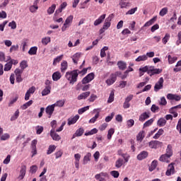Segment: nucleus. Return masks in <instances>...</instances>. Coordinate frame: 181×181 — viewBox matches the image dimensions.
I'll return each mask as SVG.
<instances>
[{
  "label": "nucleus",
  "instance_id": "obj_1",
  "mask_svg": "<svg viewBox=\"0 0 181 181\" xmlns=\"http://www.w3.org/2000/svg\"><path fill=\"white\" fill-rule=\"evenodd\" d=\"M79 73L78 69L67 71L66 73L65 78L69 81V84H74V83L77 81Z\"/></svg>",
  "mask_w": 181,
  "mask_h": 181
},
{
  "label": "nucleus",
  "instance_id": "obj_2",
  "mask_svg": "<svg viewBox=\"0 0 181 181\" xmlns=\"http://www.w3.org/2000/svg\"><path fill=\"white\" fill-rule=\"evenodd\" d=\"M121 76L120 71H117L115 74H110V77L105 81L107 86H112L117 81V76Z\"/></svg>",
  "mask_w": 181,
  "mask_h": 181
},
{
  "label": "nucleus",
  "instance_id": "obj_3",
  "mask_svg": "<svg viewBox=\"0 0 181 181\" xmlns=\"http://www.w3.org/2000/svg\"><path fill=\"white\" fill-rule=\"evenodd\" d=\"M73 18L74 16L73 15H70L66 18L65 20V22L64 23L62 27V32H66L70 26H71V23H73Z\"/></svg>",
  "mask_w": 181,
  "mask_h": 181
},
{
  "label": "nucleus",
  "instance_id": "obj_4",
  "mask_svg": "<svg viewBox=\"0 0 181 181\" xmlns=\"http://www.w3.org/2000/svg\"><path fill=\"white\" fill-rule=\"evenodd\" d=\"M162 145H163V144L161 141H156V140L151 141L148 143V146L151 149H158V148H162Z\"/></svg>",
  "mask_w": 181,
  "mask_h": 181
},
{
  "label": "nucleus",
  "instance_id": "obj_5",
  "mask_svg": "<svg viewBox=\"0 0 181 181\" xmlns=\"http://www.w3.org/2000/svg\"><path fill=\"white\" fill-rule=\"evenodd\" d=\"M164 81L165 80L163 79V77L160 78L154 86V91L157 93L159 90H162V88H163Z\"/></svg>",
  "mask_w": 181,
  "mask_h": 181
},
{
  "label": "nucleus",
  "instance_id": "obj_6",
  "mask_svg": "<svg viewBox=\"0 0 181 181\" xmlns=\"http://www.w3.org/2000/svg\"><path fill=\"white\" fill-rule=\"evenodd\" d=\"M95 76V75L94 74V73H90L82 79V84H87L90 81H93V80H94Z\"/></svg>",
  "mask_w": 181,
  "mask_h": 181
},
{
  "label": "nucleus",
  "instance_id": "obj_7",
  "mask_svg": "<svg viewBox=\"0 0 181 181\" xmlns=\"http://www.w3.org/2000/svg\"><path fill=\"white\" fill-rule=\"evenodd\" d=\"M95 178L98 181H106V179H108V173H100L95 175Z\"/></svg>",
  "mask_w": 181,
  "mask_h": 181
},
{
  "label": "nucleus",
  "instance_id": "obj_8",
  "mask_svg": "<svg viewBox=\"0 0 181 181\" xmlns=\"http://www.w3.org/2000/svg\"><path fill=\"white\" fill-rule=\"evenodd\" d=\"M25 176H26V165H22L18 177V180H23Z\"/></svg>",
  "mask_w": 181,
  "mask_h": 181
},
{
  "label": "nucleus",
  "instance_id": "obj_9",
  "mask_svg": "<svg viewBox=\"0 0 181 181\" xmlns=\"http://www.w3.org/2000/svg\"><path fill=\"white\" fill-rule=\"evenodd\" d=\"M100 111H101V109H100V108H97V109L93 110V112H96V114L93 117H92L89 120V124H94V122H95V121H97V119H98V117H100Z\"/></svg>",
  "mask_w": 181,
  "mask_h": 181
},
{
  "label": "nucleus",
  "instance_id": "obj_10",
  "mask_svg": "<svg viewBox=\"0 0 181 181\" xmlns=\"http://www.w3.org/2000/svg\"><path fill=\"white\" fill-rule=\"evenodd\" d=\"M54 105L52 104L51 105H48L45 109V112L47 114L48 118H51L52 115H53V112H54Z\"/></svg>",
  "mask_w": 181,
  "mask_h": 181
},
{
  "label": "nucleus",
  "instance_id": "obj_11",
  "mask_svg": "<svg viewBox=\"0 0 181 181\" xmlns=\"http://www.w3.org/2000/svg\"><path fill=\"white\" fill-rule=\"evenodd\" d=\"M119 5L121 9H127V8H129L132 4L129 1H127V0H120Z\"/></svg>",
  "mask_w": 181,
  "mask_h": 181
},
{
  "label": "nucleus",
  "instance_id": "obj_12",
  "mask_svg": "<svg viewBox=\"0 0 181 181\" xmlns=\"http://www.w3.org/2000/svg\"><path fill=\"white\" fill-rule=\"evenodd\" d=\"M175 163H171L168 165L167 171L165 173L166 176H171V175H173L175 173V166H173Z\"/></svg>",
  "mask_w": 181,
  "mask_h": 181
},
{
  "label": "nucleus",
  "instance_id": "obj_13",
  "mask_svg": "<svg viewBox=\"0 0 181 181\" xmlns=\"http://www.w3.org/2000/svg\"><path fill=\"white\" fill-rule=\"evenodd\" d=\"M35 91H36V88L35 86H32L27 90L25 95V101H28L29 100V98H30V95L33 94L35 93Z\"/></svg>",
  "mask_w": 181,
  "mask_h": 181
},
{
  "label": "nucleus",
  "instance_id": "obj_14",
  "mask_svg": "<svg viewBox=\"0 0 181 181\" xmlns=\"http://www.w3.org/2000/svg\"><path fill=\"white\" fill-rule=\"evenodd\" d=\"M167 98H168V100H175V101H180L181 96L179 95H177V94L168 93L167 95Z\"/></svg>",
  "mask_w": 181,
  "mask_h": 181
},
{
  "label": "nucleus",
  "instance_id": "obj_15",
  "mask_svg": "<svg viewBox=\"0 0 181 181\" xmlns=\"http://www.w3.org/2000/svg\"><path fill=\"white\" fill-rule=\"evenodd\" d=\"M39 0H35L33 3V5L29 7V11L31 12V13H35L39 9V6H37Z\"/></svg>",
  "mask_w": 181,
  "mask_h": 181
},
{
  "label": "nucleus",
  "instance_id": "obj_16",
  "mask_svg": "<svg viewBox=\"0 0 181 181\" xmlns=\"http://www.w3.org/2000/svg\"><path fill=\"white\" fill-rule=\"evenodd\" d=\"M50 136L52 138L53 141H60V139H62V137L56 133V130H54V129H51Z\"/></svg>",
  "mask_w": 181,
  "mask_h": 181
},
{
  "label": "nucleus",
  "instance_id": "obj_17",
  "mask_svg": "<svg viewBox=\"0 0 181 181\" xmlns=\"http://www.w3.org/2000/svg\"><path fill=\"white\" fill-rule=\"evenodd\" d=\"M67 6V3L66 2H63L60 6L58 9L56 10L54 13V16H57L59 13H62L63 12L64 9H66V7Z\"/></svg>",
  "mask_w": 181,
  "mask_h": 181
},
{
  "label": "nucleus",
  "instance_id": "obj_18",
  "mask_svg": "<svg viewBox=\"0 0 181 181\" xmlns=\"http://www.w3.org/2000/svg\"><path fill=\"white\" fill-rule=\"evenodd\" d=\"M79 118H80V116L78 115H76L72 117H69L68 119V125H73V124H76V122H77V121H78Z\"/></svg>",
  "mask_w": 181,
  "mask_h": 181
},
{
  "label": "nucleus",
  "instance_id": "obj_19",
  "mask_svg": "<svg viewBox=\"0 0 181 181\" xmlns=\"http://www.w3.org/2000/svg\"><path fill=\"white\" fill-rule=\"evenodd\" d=\"M74 159L75 168H76L77 169H80V159H81V155H80V153L75 154Z\"/></svg>",
  "mask_w": 181,
  "mask_h": 181
},
{
  "label": "nucleus",
  "instance_id": "obj_20",
  "mask_svg": "<svg viewBox=\"0 0 181 181\" xmlns=\"http://www.w3.org/2000/svg\"><path fill=\"white\" fill-rule=\"evenodd\" d=\"M160 162H164L165 163H170V156H168L167 154H163L159 158Z\"/></svg>",
  "mask_w": 181,
  "mask_h": 181
},
{
  "label": "nucleus",
  "instance_id": "obj_21",
  "mask_svg": "<svg viewBox=\"0 0 181 181\" xmlns=\"http://www.w3.org/2000/svg\"><path fill=\"white\" fill-rule=\"evenodd\" d=\"M105 16H106L105 14H103L98 19H96L93 23L94 26H98V25H101V23L104 22V19H105Z\"/></svg>",
  "mask_w": 181,
  "mask_h": 181
},
{
  "label": "nucleus",
  "instance_id": "obj_22",
  "mask_svg": "<svg viewBox=\"0 0 181 181\" xmlns=\"http://www.w3.org/2000/svg\"><path fill=\"white\" fill-rule=\"evenodd\" d=\"M117 155H119V156H122L123 159L124 160L126 163H128V161L129 160V155L127 153H122V150H119L117 151Z\"/></svg>",
  "mask_w": 181,
  "mask_h": 181
},
{
  "label": "nucleus",
  "instance_id": "obj_23",
  "mask_svg": "<svg viewBox=\"0 0 181 181\" xmlns=\"http://www.w3.org/2000/svg\"><path fill=\"white\" fill-rule=\"evenodd\" d=\"M173 146H172V144H168L165 154L172 158V156H173Z\"/></svg>",
  "mask_w": 181,
  "mask_h": 181
},
{
  "label": "nucleus",
  "instance_id": "obj_24",
  "mask_svg": "<svg viewBox=\"0 0 181 181\" xmlns=\"http://www.w3.org/2000/svg\"><path fill=\"white\" fill-rule=\"evenodd\" d=\"M124 163H127L125 162V160L119 158L115 161V168H117V169H119V168H121L124 165Z\"/></svg>",
  "mask_w": 181,
  "mask_h": 181
},
{
  "label": "nucleus",
  "instance_id": "obj_25",
  "mask_svg": "<svg viewBox=\"0 0 181 181\" xmlns=\"http://www.w3.org/2000/svg\"><path fill=\"white\" fill-rule=\"evenodd\" d=\"M149 112H143L141 115H140L139 121H141V122H144L146 119H148L149 118Z\"/></svg>",
  "mask_w": 181,
  "mask_h": 181
},
{
  "label": "nucleus",
  "instance_id": "obj_26",
  "mask_svg": "<svg viewBox=\"0 0 181 181\" xmlns=\"http://www.w3.org/2000/svg\"><path fill=\"white\" fill-rule=\"evenodd\" d=\"M139 76L142 77V76H144V74L146 73V71H148L149 74V66H145L144 67H141L139 68Z\"/></svg>",
  "mask_w": 181,
  "mask_h": 181
},
{
  "label": "nucleus",
  "instance_id": "obj_27",
  "mask_svg": "<svg viewBox=\"0 0 181 181\" xmlns=\"http://www.w3.org/2000/svg\"><path fill=\"white\" fill-rule=\"evenodd\" d=\"M158 19L157 16H154L153 18H151L150 21H147L144 25V28H148L149 26H151V25H153L155 22H156V20Z\"/></svg>",
  "mask_w": 181,
  "mask_h": 181
},
{
  "label": "nucleus",
  "instance_id": "obj_28",
  "mask_svg": "<svg viewBox=\"0 0 181 181\" xmlns=\"http://www.w3.org/2000/svg\"><path fill=\"white\" fill-rule=\"evenodd\" d=\"M144 138H145V131H141L136 135V141L138 142H142L144 141Z\"/></svg>",
  "mask_w": 181,
  "mask_h": 181
},
{
  "label": "nucleus",
  "instance_id": "obj_29",
  "mask_svg": "<svg viewBox=\"0 0 181 181\" xmlns=\"http://www.w3.org/2000/svg\"><path fill=\"white\" fill-rule=\"evenodd\" d=\"M90 91H87V92H84V93H81L78 97H77V99L78 100H86V98H87L88 97L90 96Z\"/></svg>",
  "mask_w": 181,
  "mask_h": 181
},
{
  "label": "nucleus",
  "instance_id": "obj_30",
  "mask_svg": "<svg viewBox=\"0 0 181 181\" xmlns=\"http://www.w3.org/2000/svg\"><path fill=\"white\" fill-rule=\"evenodd\" d=\"M80 57H81V53L80 52H76L72 56V60L75 64H77V63H78Z\"/></svg>",
  "mask_w": 181,
  "mask_h": 181
},
{
  "label": "nucleus",
  "instance_id": "obj_31",
  "mask_svg": "<svg viewBox=\"0 0 181 181\" xmlns=\"http://www.w3.org/2000/svg\"><path fill=\"white\" fill-rule=\"evenodd\" d=\"M62 78V73L59 71H56L52 74V80L54 81H59Z\"/></svg>",
  "mask_w": 181,
  "mask_h": 181
},
{
  "label": "nucleus",
  "instance_id": "obj_32",
  "mask_svg": "<svg viewBox=\"0 0 181 181\" xmlns=\"http://www.w3.org/2000/svg\"><path fill=\"white\" fill-rule=\"evenodd\" d=\"M91 160V153H88L83 159V165H87Z\"/></svg>",
  "mask_w": 181,
  "mask_h": 181
},
{
  "label": "nucleus",
  "instance_id": "obj_33",
  "mask_svg": "<svg viewBox=\"0 0 181 181\" xmlns=\"http://www.w3.org/2000/svg\"><path fill=\"white\" fill-rule=\"evenodd\" d=\"M51 90H52V86H45V88L42 91V97H45L46 95H49V94H50Z\"/></svg>",
  "mask_w": 181,
  "mask_h": 181
},
{
  "label": "nucleus",
  "instance_id": "obj_34",
  "mask_svg": "<svg viewBox=\"0 0 181 181\" xmlns=\"http://www.w3.org/2000/svg\"><path fill=\"white\" fill-rule=\"evenodd\" d=\"M146 158H148V152L146 151H142L137 156V159L139 160H142Z\"/></svg>",
  "mask_w": 181,
  "mask_h": 181
},
{
  "label": "nucleus",
  "instance_id": "obj_35",
  "mask_svg": "<svg viewBox=\"0 0 181 181\" xmlns=\"http://www.w3.org/2000/svg\"><path fill=\"white\" fill-rule=\"evenodd\" d=\"M66 103V100L64 99L57 100L56 103H54V107H59V108H62V107H64V104Z\"/></svg>",
  "mask_w": 181,
  "mask_h": 181
},
{
  "label": "nucleus",
  "instance_id": "obj_36",
  "mask_svg": "<svg viewBox=\"0 0 181 181\" xmlns=\"http://www.w3.org/2000/svg\"><path fill=\"white\" fill-rule=\"evenodd\" d=\"M117 66L119 70H125V69H127V63L124 61H119L117 62Z\"/></svg>",
  "mask_w": 181,
  "mask_h": 181
},
{
  "label": "nucleus",
  "instance_id": "obj_37",
  "mask_svg": "<svg viewBox=\"0 0 181 181\" xmlns=\"http://www.w3.org/2000/svg\"><path fill=\"white\" fill-rule=\"evenodd\" d=\"M67 67H69V65L67 64L66 61H63L61 63V71L62 73H64L67 70Z\"/></svg>",
  "mask_w": 181,
  "mask_h": 181
},
{
  "label": "nucleus",
  "instance_id": "obj_38",
  "mask_svg": "<svg viewBox=\"0 0 181 181\" xmlns=\"http://www.w3.org/2000/svg\"><path fill=\"white\" fill-rule=\"evenodd\" d=\"M37 53V47L36 46L32 47L28 51V54H30V56H35V54H36Z\"/></svg>",
  "mask_w": 181,
  "mask_h": 181
},
{
  "label": "nucleus",
  "instance_id": "obj_39",
  "mask_svg": "<svg viewBox=\"0 0 181 181\" xmlns=\"http://www.w3.org/2000/svg\"><path fill=\"white\" fill-rule=\"evenodd\" d=\"M157 125L158 127H165L166 125V119L163 117L160 118L157 122Z\"/></svg>",
  "mask_w": 181,
  "mask_h": 181
},
{
  "label": "nucleus",
  "instance_id": "obj_40",
  "mask_svg": "<svg viewBox=\"0 0 181 181\" xmlns=\"http://www.w3.org/2000/svg\"><path fill=\"white\" fill-rule=\"evenodd\" d=\"M146 60H148V57H146V54L140 55L135 59V61L138 62H146Z\"/></svg>",
  "mask_w": 181,
  "mask_h": 181
},
{
  "label": "nucleus",
  "instance_id": "obj_41",
  "mask_svg": "<svg viewBox=\"0 0 181 181\" xmlns=\"http://www.w3.org/2000/svg\"><path fill=\"white\" fill-rule=\"evenodd\" d=\"M83 134H84V129L79 128L76 131L73 138H74L75 136H81V135H83Z\"/></svg>",
  "mask_w": 181,
  "mask_h": 181
},
{
  "label": "nucleus",
  "instance_id": "obj_42",
  "mask_svg": "<svg viewBox=\"0 0 181 181\" xmlns=\"http://www.w3.org/2000/svg\"><path fill=\"white\" fill-rule=\"evenodd\" d=\"M156 166H158V160H154L152 161L151 166L149 167V171L153 172L156 169Z\"/></svg>",
  "mask_w": 181,
  "mask_h": 181
},
{
  "label": "nucleus",
  "instance_id": "obj_43",
  "mask_svg": "<svg viewBox=\"0 0 181 181\" xmlns=\"http://www.w3.org/2000/svg\"><path fill=\"white\" fill-rule=\"evenodd\" d=\"M54 11H56V4H52L48 8L47 12L48 15H52V13H54Z\"/></svg>",
  "mask_w": 181,
  "mask_h": 181
},
{
  "label": "nucleus",
  "instance_id": "obj_44",
  "mask_svg": "<svg viewBox=\"0 0 181 181\" xmlns=\"http://www.w3.org/2000/svg\"><path fill=\"white\" fill-rule=\"evenodd\" d=\"M33 104V100H29L28 102L25 103L23 105L21 106V110H26L27 108H29L30 105Z\"/></svg>",
  "mask_w": 181,
  "mask_h": 181
},
{
  "label": "nucleus",
  "instance_id": "obj_45",
  "mask_svg": "<svg viewBox=\"0 0 181 181\" xmlns=\"http://www.w3.org/2000/svg\"><path fill=\"white\" fill-rule=\"evenodd\" d=\"M62 60H63V54L59 55L54 59L53 66H56V64H57V63H60V62H62Z\"/></svg>",
  "mask_w": 181,
  "mask_h": 181
},
{
  "label": "nucleus",
  "instance_id": "obj_46",
  "mask_svg": "<svg viewBox=\"0 0 181 181\" xmlns=\"http://www.w3.org/2000/svg\"><path fill=\"white\" fill-rule=\"evenodd\" d=\"M88 110H90V106H88V105L81 107V108L78 109V114H79V115H81L82 114H84V112H86V111H88Z\"/></svg>",
  "mask_w": 181,
  "mask_h": 181
},
{
  "label": "nucleus",
  "instance_id": "obj_47",
  "mask_svg": "<svg viewBox=\"0 0 181 181\" xmlns=\"http://www.w3.org/2000/svg\"><path fill=\"white\" fill-rule=\"evenodd\" d=\"M163 129H158V132L153 136V139H158L161 135H163Z\"/></svg>",
  "mask_w": 181,
  "mask_h": 181
},
{
  "label": "nucleus",
  "instance_id": "obj_48",
  "mask_svg": "<svg viewBox=\"0 0 181 181\" xmlns=\"http://www.w3.org/2000/svg\"><path fill=\"white\" fill-rule=\"evenodd\" d=\"M115 132V129L114 128H111L108 130L107 132V139H111V138H112V135H114Z\"/></svg>",
  "mask_w": 181,
  "mask_h": 181
},
{
  "label": "nucleus",
  "instance_id": "obj_49",
  "mask_svg": "<svg viewBox=\"0 0 181 181\" xmlns=\"http://www.w3.org/2000/svg\"><path fill=\"white\" fill-rule=\"evenodd\" d=\"M11 138V134L5 133L0 136L1 141H8Z\"/></svg>",
  "mask_w": 181,
  "mask_h": 181
},
{
  "label": "nucleus",
  "instance_id": "obj_50",
  "mask_svg": "<svg viewBox=\"0 0 181 181\" xmlns=\"http://www.w3.org/2000/svg\"><path fill=\"white\" fill-rule=\"evenodd\" d=\"M42 45H45V46H47V45H49L51 42V38L50 37H45L42 39Z\"/></svg>",
  "mask_w": 181,
  "mask_h": 181
},
{
  "label": "nucleus",
  "instance_id": "obj_51",
  "mask_svg": "<svg viewBox=\"0 0 181 181\" xmlns=\"http://www.w3.org/2000/svg\"><path fill=\"white\" fill-rule=\"evenodd\" d=\"M168 59L169 64H173V63H175V62L177 60V57H172L170 55H168Z\"/></svg>",
  "mask_w": 181,
  "mask_h": 181
},
{
  "label": "nucleus",
  "instance_id": "obj_52",
  "mask_svg": "<svg viewBox=\"0 0 181 181\" xmlns=\"http://www.w3.org/2000/svg\"><path fill=\"white\" fill-rule=\"evenodd\" d=\"M169 39H170V34L166 33L164 37L162 39L163 45H166L168 42H169Z\"/></svg>",
  "mask_w": 181,
  "mask_h": 181
},
{
  "label": "nucleus",
  "instance_id": "obj_53",
  "mask_svg": "<svg viewBox=\"0 0 181 181\" xmlns=\"http://www.w3.org/2000/svg\"><path fill=\"white\" fill-rule=\"evenodd\" d=\"M19 114H20L19 110H17L13 114V115L11 116V121H16V119H18V118L19 117Z\"/></svg>",
  "mask_w": 181,
  "mask_h": 181
},
{
  "label": "nucleus",
  "instance_id": "obj_54",
  "mask_svg": "<svg viewBox=\"0 0 181 181\" xmlns=\"http://www.w3.org/2000/svg\"><path fill=\"white\" fill-rule=\"evenodd\" d=\"M54 151H56V146L50 145L48 148L47 155H50L51 153H53Z\"/></svg>",
  "mask_w": 181,
  "mask_h": 181
},
{
  "label": "nucleus",
  "instance_id": "obj_55",
  "mask_svg": "<svg viewBox=\"0 0 181 181\" xmlns=\"http://www.w3.org/2000/svg\"><path fill=\"white\" fill-rule=\"evenodd\" d=\"M175 73H177V71H181V60L178 61L177 63L175 65V68L173 69Z\"/></svg>",
  "mask_w": 181,
  "mask_h": 181
},
{
  "label": "nucleus",
  "instance_id": "obj_56",
  "mask_svg": "<svg viewBox=\"0 0 181 181\" xmlns=\"http://www.w3.org/2000/svg\"><path fill=\"white\" fill-rule=\"evenodd\" d=\"M133 125H135V121L133 119H130L127 121V128H132Z\"/></svg>",
  "mask_w": 181,
  "mask_h": 181
},
{
  "label": "nucleus",
  "instance_id": "obj_57",
  "mask_svg": "<svg viewBox=\"0 0 181 181\" xmlns=\"http://www.w3.org/2000/svg\"><path fill=\"white\" fill-rule=\"evenodd\" d=\"M108 50V47H104L103 49L100 50V57H105L107 56V54L105 52Z\"/></svg>",
  "mask_w": 181,
  "mask_h": 181
},
{
  "label": "nucleus",
  "instance_id": "obj_58",
  "mask_svg": "<svg viewBox=\"0 0 181 181\" xmlns=\"http://www.w3.org/2000/svg\"><path fill=\"white\" fill-rule=\"evenodd\" d=\"M18 98H19L18 96H16L15 98L11 99L8 103V107H12V105H13V104H15V103L18 101Z\"/></svg>",
  "mask_w": 181,
  "mask_h": 181
},
{
  "label": "nucleus",
  "instance_id": "obj_59",
  "mask_svg": "<svg viewBox=\"0 0 181 181\" xmlns=\"http://www.w3.org/2000/svg\"><path fill=\"white\" fill-rule=\"evenodd\" d=\"M98 130L96 128L91 129L90 132L85 133L86 136H88V135H94V134H97Z\"/></svg>",
  "mask_w": 181,
  "mask_h": 181
},
{
  "label": "nucleus",
  "instance_id": "obj_60",
  "mask_svg": "<svg viewBox=\"0 0 181 181\" xmlns=\"http://www.w3.org/2000/svg\"><path fill=\"white\" fill-rule=\"evenodd\" d=\"M153 119H150L147 120L144 124V128H147V127H151V124H153Z\"/></svg>",
  "mask_w": 181,
  "mask_h": 181
},
{
  "label": "nucleus",
  "instance_id": "obj_61",
  "mask_svg": "<svg viewBox=\"0 0 181 181\" xmlns=\"http://www.w3.org/2000/svg\"><path fill=\"white\" fill-rule=\"evenodd\" d=\"M167 13H168V8L167 7L163 8L159 12L160 16H165V15H166Z\"/></svg>",
  "mask_w": 181,
  "mask_h": 181
},
{
  "label": "nucleus",
  "instance_id": "obj_62",
  "mask_svg": "<svg viewBox=\"0 0 181 181\" xmlns=\"http://www.w3.org/2000/svg\"><path fill=\"white\" fill-rule=\"evenodd\" d=\"M114 95H115V92H114V90H112L110 92L109 98L107 100V103H112L114 101Z\"/></svg>",
  "mask_w": 181,
  "mask_h": 181
},
{
  "label": "nucleus",
  "instance_id": "obj_63",
  "mask_svg": "<svg viewBox=\"0 0 181 181\" xmlns=\"http://www.w3.org/2000/svg\"><path fill=\"white\" fill-rule=\"evenodd\" d=\"M136 11H138V7L131 8L126 13V15H134Z\"/></svg>",
  "mask_w": 181,
  "mask_h": 181
},
{
  "label": "nucleus",
  "instance_id": "obj_64",
  "mask_svg": "<svg viewBox=\"0 0 181 181\" xmlns=\"http://www.w3.org/2000/svg\"><path fill=\"white\" fill-rule=\"evenodd\" d=\"M20 67L22 70H23L24 69H26V67H28V62L26 61H22L21 63H20Z\"/></svg>",
  "mask_w": 181,
  "mask_h": 181
}]
</instances>
